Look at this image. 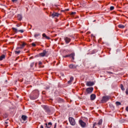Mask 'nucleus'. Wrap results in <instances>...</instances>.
Listing matches in <instances>:
<instances>
[{"mask_svg": "<svg viewBox=\"0 0 128 128\" xmlns=\"http://www.w3.org/2000/svg\"><path fill=\"white\" fill-rule=\"evenodd\" d=\"M12 30H14V32H21L22 34V32H24V30H18L17 28H12Z\"/></svg>", "mask_w": 128, "mask_h": 128, "instance_id": "9d476101", "label": "nucleus"}, {"mask_svg": "<svg viewBox=\"0 0 128 128\" xmlns=\"http://www.w3.org/2000/svg\"><path fill=\"white\" fill-rule=\"evenodd\" d=\"M16 26H17V28H18V27L20 26V24H16Z\"/></svg>", "mask_w": 128, "mask_h": 128, "instance_id": "72a5a7b5", "label": "nucleus"}, {"mask_svg": "<svg viewBox=\"0 0 128 128\" xmlns=\"http://www.w3.org/2000/svg\"><path fill=\"white\" fill-rule=\"evenodd\" d=\"M92 90H94V88H90L86 89V92L88 94H90L91 92H92Z\"/></svg>", "mask_w": 128, "mask_h": 128, "instance_id": "0eeeda50", "label": "nucleus"}, {"mask_svg": "<svg viewBox=\"0 0 128 128\" xmlns=\"http://www.w3.org/2000/svg\"><path fill=\"white\" fill-rule=\"evenodd\" d=\"M65 10L68 12V11L70 10V9H66V10Z\"/></svg>", "mask_w": 128, "mask_h": 128, "instance_id": "ea45409f", "label": "nucleus"}, {"mask_svg": "<svg viewBox=\"0 0 128 128\" xmlns=\"http://www.w3.org/2000/svg\"><path fill=\"white\" fill-rule=\"evenodd\" d=\"M52 124L51 122H48V124H46V128H50V127L52 126Z\"/></svg>", "mask_w": 128, "mask_h": 128, "instance_id": "9b49d317", "label": "nucleus"}, {"mask_svg": "<svg viewBox=\"0 0 128 128\" xmlns=\"http://www.w3.org/2000/svg\"><path fill=\"white\" fill-rule=\"evenodd\" d=\"M116 104L117 106H120V105L122 104L120 103V102H116Z\"/></svg>", "mask_w": 128, "mask_h": 128, "instance_id": "5701e85b", "label": "nucleus"}, {"mask_svg": "<svg viewBox=\"0 0 128 128\" xmlns=\"http://www.w3.org/2000/svg\"><path fill=\"white\" fill-rule=\"evenodd\" d=\"M102 120L100 119L98 122V126H102Z\"/></svg>", "mask_w": 128, "mask_h": 128, "instance_id": "6ab92c4d", "label": "nucleus"}, {"mask_svg": "<svg viewBox=\"0 0 128 128\" xmlns=\"http://www.w3.org/2000/svg\"><path fill=\"white\" fill-rule=\"evenodd\" d=\"M66 44H68L70 42V38H68V37H65L64 38Z\"/></svg>", "mask_w": 128, "mask_h": 128, "instance_id": "6e6552de", "label": "nucleus"}, {"mask_svg": "<svg viewBox=\"0 0 128 128\" xmlns=\"http://www.w3.org/2000/svg\"><path fill=\"white\" fill-rule=\"evenodd\" d=\"M32 46H36V44L32 43Z\"/></svg>", "mask_w": 128, "mask_h": 128, "instance_id": "7c9ffc66", "label": "nucleus"}, {"mask_svg": "<svg viewBox=\"0 0 128 128\" xmlns=\"http://www.w3.org/2000/svg\"><path fill=\"white\" fill-rule=\"evenodd\" d=\"M69 121L72 126H76V121L72 117L69 118Z\"/></svg>", "mask_w": 128, "mask_h": 128, "instance_id": "f257e3e1", "label": "nucleus"}, {"mask_svg": "<svg viewBox=\"0 0 128 128\" xmlns=\"http://www.w3.org/2000/svg\"><path fill=\"white\" fill-rule=\"evenodd\" d=\"M47 52L46 50H44L40 54V56L42 57L45 56Z\"/></svg>", "mask_w": 128, "mask_h": 128, "instance_id": "423d86ee", "label": "nucleus"}, {"mask_svg": "<svg viewBox=\"0 0 128 128\" xmlns=\"http://www.w3.org/2000/svg\"><path fill=\"white\" fill-rule=\"evenodd\" d=\"M70 54H68V55H66L65 56H63V58H70Z\"/></svg>", "mask_w": 128, "mask_h": 128, "instance_id": "393cba45", "label": "nucleus"}, {"mask_svg": "<svg viewBox=\"0 0 128 128\" xmlns=\"http://www.w3.org/2000/svg\"><path fill=\"white\" fill-rule=\"evenodd\" d=\"M14 12H16V11Z\"/></svg>", "mask_w": 128, "mask_h": 128, "instance_id": "de8ad7c7", "label": "nucleus"}, {"mask_svg": "<svg viewBox=\"0 0 128 128\" xmlns=\"http://www.w3.org/2000/svg\"><path fill=\"white\" fill-rule=\"evenodd\" d=\"M18 18L19 20H22V16L20 14H18Z\"/></svg>", "mask_w": 128, "mask_h": 128, "instance_id": "4468645a", "label": "nucleus"}, {"mask_svg": "<svg viewBox=\"0 0 128 128\" xmlns=\"http://www.w3.org/2000/svg\"><path fill=\"white\" fill-rule=\"evenodd\" d=\"M26 43H23L22 45L20 47V48H24V46H26Z\"/></svg>", "mask_w": 128, "mask_h": 128, "instance_id": "412c9836", "label": "nucleus"}, {"mask_svg": "<svg viewBox=\"0 0 128 128\" xmlns=\"http://www.w3.org/2000/svg\"><path fill=\"white\" fill-rule=\"evenodd\" d=\"M126 94H128V88L126 89Z\"/></svg>", "mask_w": 128, "mask_h": 128, "instance_id": "cd10ccee", "label": "nucleus"}, {"mask_svg": "<svg viewBox=\"0 0 128 128\" xmlns=\"http://www.w3.org/2000/svg\"><path fill=\"white\" fill-rule=\"evenodd\" d=\"M39 64H42V62H39Z\"/></svg>", "mask_w": 128, "mask_h": 128, "instance_id": "a19ab883", "label": "nucleus"}, {"mask_svg": "<svg viewBox=\"0 0 128 128\" xmlns=\"http://www.w3.org/2000/svg\"><path fill=\"white\" fill-rule=\"evenodd\" d=\"M118 26L120 28H124V26L122 24H119Z\"/></svg>", "mask_w": 128, "mask_h": 128, "instance_id": "aec40b11", "label": "nucleus"}, {"mask_svg": "<svg viewBox=\"0 0 128 128\" xmlns=\"http://www.w3.org/2000/svg\"><path fill=\"white\" fill-rule=\"evenodd\" d=\"M31 100H35L34 98H33L32 97H30Z\"/></svg>", "mask_w": 128, "mask_h": 128, "instance_id": "c9c22d12", "label": "nucleus"}, {"mask_svg": "<svg viewBox=\"0 0 128 128\" xmlns=\"http://www.w3.org/2000/svg\"><path fill=\"white\" fill-rule=\"evenodd\" d=\"M79 124L82 128H84V126H86V122H84L82 120L79 121Z\"/></svg>", "mask_w": 128, "mask_h": 128, "instance_id": "7ed1b4c3", "label": "nucleus"}, {"mask_svg": "<svg viewBox=\"0 0 128 128\" xmlns=\"http://www.w3.org/2000/svg\"><path fill=\"white\" fill-rule=\"evenodd\" d=\"M42 36L43 38H46V40H50V37L48 36L46 34H43Z\"/></svg>", "mask_w": 128, "mask_h": 128, "instance_id": "dca6fc26", "label": "nucleus"}, {"mask_svg": "<svg viewBox=\"0 0 128 128\" xmlns=\"http://www.w3.org/2000/svg\"><path fill=\"white\" fill-rule=\"evenodd\" d=\"M20 48H21L20 47H17L16 48V50H20Z\"/></svg>", "mask_w": 128, "mask_h": 128, "instance_id": "f704fd0d", "label": "nucleus"}, {"mask_svg": "<svg viewBox=\"0 0 128 128\" xmlns=\"http://www.w3.org/2000/svg\"><path fill=\"white\" fill-rule=\"evenodd\" d=\"M69 68H76V66L74 65V64H70L69 66Z\"/></svg>", "mask_w": 128, "mask_h": 128, "instance_id": "2eb2a0df", "label": "nucleus"}, {"mask_svg": "<svg viewBox=\"0 0 128 128\" xmlns=\"http://www.w3.org/2000/svg\"><path fill=\"white\" fill-rule=\"evenodd\" d=\"M5 124H8V123L7 122H5Z\"/></svg>", "mask_w": 128, "mask_h": 128, "instance_id": "79ce46f5", "label": "nucleus"}, {"mask_svg": "<svg viewBox=\"0 0 128 128\" xmlns=\"http://www.w3.org/2000/svg\"><path fill=\"white\" fill-rule=\"evenodd\" d=\"M22 122L24 124V122Z\"/></svg>", "mask_w": 128, "mask_h": 128, "instance_id": "a18cd8bd", "label": "nucleus"}, {"mask_svg": "<svg viewBox=\"0 0 128 128\" xmlns=\"http://www.w3.org/2000/svg\"><path fill=\"white\" fill-rule=\"evenodd\" d=\"M90 99H91L92 100H96V94H92L90 96Z\"/></svg>", "mask_w": 128, "mask_h": 128, "instance_id": "f8f14e48", "label": "nucleus"}, {"mask_svg": "<svg viewBox=\"0 0 128 128\" xmlns=\"http://www.w3.org/2000/svg\"><path fill=\"white\" fill-rule=\"evenodd\" d=\"M15 52H16V54H20V50L16 51Z\"/></svg>", "mask_w": 128, "mask_h": 128, "instance_id": "c85d7f7f", "label": "nucleus"}, {"mask_svg": "<svg viewBox=\"0 0 128 128\" xmlns=\"http://www.w3.org/2000/svg\"><path fill=\"white\" fill-rule=\"evenodd\" d=\"M54 128H56V126H54Z\"/></svg>", "mask_w": 128, "mask_h": 128, "instance_id": "49530a36", "label": "nucleus"}, {"mask_svg": "<svg viewBox=\"0 0 128 128\" xmlns=\"http://www.w3.org/2000/svg\"><path fill=\"white\" fill-rule=\"evenodd\" d=\"M40 128H44V126L42 125L40 127Z\"/></svg>", "mask_w": 128, "mask_h": 128, "instance_id": "58836bf2", "label": "nucleus"}, {"mask_svg": "<svg viewBox=\"0 0 128 128\" xmlns=\"http://www.w3.org/2000/svg\"><path fill=\"white\" fill-rule=\"evenodd\" d=\"M74 80V77L70 78V80L68 81V83L69 84H72V82Z\"/></svg>", "mask_w": 128, "mask_h": 128, "instance_id": "ddd939ff", "label": "nucleus"}, {"mask_svg": "<svg viewBox=\"0 0 128 128\" xmlns=\"http://www.w3.org/2000/svg\"><path fill=\"white\" fill-rule=\"evenodd\" d=\"M114 10V6H111L110 7V10Z\"/></svg>", "mask_w": 128, "mask_h": 128, "instance_id": "b1692460", "label": "nucleus"}, {"mask_svg": "<svg viewBox=\"0 0 128 128\" xmlns=\"http://www.w3.org/2000/svg\"><path fill=\"white\" fill-rule=\"evenodd\" d=\"M22 118L24 120V122H26V120L28 118V116H26V115H22Z\"/></svg>", "mask_w": 128, "mask_h": 128, "instance_id": "1a4fd4ad", "label": "nucleus"}, {"mask_svg": "<svg viewBox=\"0 0 128 128\" xmlns=\"http://www.w3.org/2000/svg\"><path fill=\"white\" fill-rule=\"evenodd\" d=\"M42 108H44V110H48V106H43Z\"/></svg>", "mask_w": 128, "mask_h": 128, "instance_id": "4be33fe9", "label": "nucleus"}, {"mask_svg": "<svg viewBox=\"0 0 128 128\" xmlns=\"http://www.w3.org/2000/svg\"><path fill=\"white\" fill-rule=\"evenodd\" d=\"M121 89L122 90H124V86H122V84H121Z\"/></svg>", "mask_w": 128, "mask_h": 128, "instance_id": "bb28decb", "label": "nucleus"}, {"mask_svg": "<svg viewBox=\"0 0 128 128\" xmlns=\"http://www.w3.org/2000/svg\"><path fill=\"white\" fill-rule=\"evenodd\" d=\"M95 126H96V123H94V124L93 128H94Z\"/></svg>", "mask_w": 128, "mask_h": 128, "instance_id": "4c0bfd02", "label": "nucleus"}, {"mask_svg": "<svg viewBox=\"0 0 128 128\" xmlns=\"http://www.w3.org/2000/svg\"><path fill=\"white\" fill-rule=\"evenodd\" d=\"M108 74H112V72H108Z\"/></svg>", "mask_w": 128, "mask_h": 128, "instance_id": "37998d69", "label": "nucleus"}, {"mask_svg": "<svg viewBox=\"0 0 128 128\" xmlns=\"http://www.w3.org/2000/svg\"><path fill=\"white\" fill-rule=\"evenodd\" d=\"M74 53H72L71 54H70V57L72 58V60H74Z\"/></svg>", "mask_w": 128, "mask_h": 128, "instance_id": "f3484780", "label": "nucleus"}, {"mask_svg": "<svg viewBox=\"0 0 128 128\" xmlns=\"http://www.w3.org/2000/svg\"><path fill=\"white\" fill-rule=\"evenodd\" d=\"M56 6H58V5H55Z\"/></svg>", "mask_w": 128, "mask_h": 128, "instance_id": "c03bdc74", "label": "nucleus"}, {"mask_svg": "<svg viewBox=\"0 0 128 128\" xmlns=\"http://www.w3.org/2000/svg\"><path fill=\"white\" fill-rule=\"evenodd\" d=\"M40 36V34H34V38H38V36Z\"/></svg>", "mask_w": 128, "mask_h": 128, "instance_id": "a878e982", "label": "nucleus"}, {"mask_svg": "<svg viewBox=\"0 0 128 128\" xmlns=\"http://www.w3.org/2000/svg\"><path fill=\"white\" fill-rule=\"evenodd\" d=\"M94 84V83L92 82H86V86H92Z\"/></svg>", "mask_w": 128, "mask_h": 128, "instance_id": "20e7f679", "label": "nucleus"}, {"mask_svg": "<svg viewBox=\"0 0 128 128\" xmlns=\"http://www.w3.org/2000/svg\"><path fill=\"white\" fill-rule=\"evenodd\" d=\"M60 16V14L58 12H54L53 14H52L51 16L52 18H58Z\"/></svg>", "mask_w": 128, "mask_h": 128, "instance_id": "39448f33", "label": "nucleus"}, {"mask_svg": "<svg viewBox=\"0 0 128 128\" xmlns=\"http://www.w3.org/2000/svg\"><path fill=\"white\" fill-rule=\"evenodd\" d=\"M110 98V96H103L102 98V102H108Z\"/></svg>", "mask_w": 128, "mask_h": 128, "instance_id": "f03ea898", "label": "nucleus"}, {"mask_svg": "<svg viewBox=\"0 0 128 128\" xmlns=\"http://www.w3.org/2000/svg\"><path fill=\"white\" fill-rule=\"evenodd\" d=\"M126 110L127 112H128V107H126Z\"/></svg>", "mask_w": 128, "mask_h": 128, "instance_id": "e433bc0d", "label": "nucleus"}, {"mask_svg": "<svg viewBox=\"0 0 128 128\" xmlns=\"http://www.w3.org/2000/svg\"><path fill=\"white\" fill-rule=\"evenodd\" d=\"M6 58V56L4 55H2V56H0V60H4V58Z\"/></svg>", "mask_w": 128, "mask_h": 128, "instance_id": "a211bd4d", "label": "nucleus"}, {"mask_svg": "<svg viewBox=\"0 0 128 128\" xmlns=\"http://www.w3.org/2000/svg\"><path fill=\"white\" fill-rule=\"evenodd\" d=\"M60 102H64V100H62V99H60Z\"/></svg>", "mask_w": 128, "mask_h": 128, "instance_id": "473e14b6", "label": "nucleus"}, {"mask_svg": "<svg viewBox=\"0 0 128 128\" xmlns=\"http://www.w3.org/2000/svg\"><path fill=\"white\" fill-rule=\"evenodd\" d=\"M76 14V12H72L71 13V14H72V15H74V14Z\"/></svg>", "mask_w": 128, "mask_h": 128, "instance_id": "c756f323", "label": "nucleus"}, {"mask_svg": "<svg viewBox=\"0 0 128 128\" xmlns=\"http://www.w3.org/2000/svg\"><path fill=\"white\" fill-rule=\"evenodd\" d=\"M12 2H18V0H12Z\"/></svg>", "mask_w": 128, "mask_h": 128, "instance_id": "2f4dec72", "label": "nucleus"}]
</instances>
